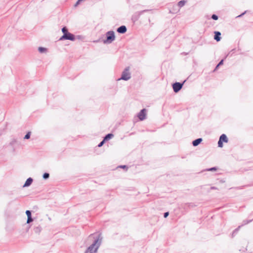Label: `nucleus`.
I'll return each instance as SVG.
<instances>
[{"label": "nucleus", "mask_w": 253, "mask_h": 253, "mask_svg": "<svg viewBox=\"0 0 253 253\" xmlns=\"http://www.w3.org/2000/svg\"><path fill=\"white\" fill-rule=\"evenodd\" d=\"M246 11H245L244 12L242 13V14H241L240 15H238L236 17H242L243 15H244L246 13Z\"/></svg>", "instance_id": "obj_29"}, {"label": "nucleus", "mask_w": 253, "mask_h": 253, "mask_svg": "<svg viewBox=\"0 0 253 253\" xmlns=\"http://www.w3.org/2000/svg\"><path fill=\"white\" fill-rule=\"evenodd\" d=\"M26 213L28 217L27 223H29L33 221V219L32 218V217H31V211H26Z\"/></svg>", "instance_id": "obj_13"}, {"label": "nucleus", "mask_w": 253, "mask_h": 253, "mask_svg": "<svg viewBox=\"0 0 253 253\" xmlns=\"http://www.w3.org/2000/svg\"><path fill=\"white\" fill-rule=\"evenodd\" d=\"M115 39V33L112 31V42H113Z\"/></svg>", "instance_id": "obj_25"}, {"label": "nucleus", "mask_w": 253, "mask_h": 253, "mask_svg": "<svg viewBox=\"0 0 253 253\" xmlns=\"http://www.w3.org/2000/svg\"><path fill=\"white\" fill-rule=\"evenodd\" d=\"M241 227V226H239L237 228H236L232 232V237L233 238L234 235L237 234V233L238 232L239 229L240 228V227Z\"/></svg>", "instance_id": "obj_19"}, {"label": "nucleus", "mask_w": 253, "mask_h": 253, "mask_svg": "<svg viewBox=\"0 0 253 253\" xmlns=\"http://www.w3.org/2000/svg\"><path fill=\"white\" fill-rule=\"evenodd\" d=\"M252 221H253V218L252 219L250 220H244L242 222V224L240 225L242 226L245 225L246 224H248V223L251 222Z\"/></svg>", "instance_id": "obj_17"}, {"label": "nucleus", "mask_w": 253, "mask_h": 253, "mask_svg": "<svg viewBox=\"0 0 253 253\" xmlns=\"http://www.w3.org/2000/svg\"><path fill=\"white\" fill-rule=\"evenodd\" d=\"M202 141L203 139L202 138H197L192 141V145L194 146H197L200 144Z\"/></svg>", "instance_id": "obj_12"}, {"label": "nucleus", "mask_w": 253, "mask_h": 253, "mask_svg": "<svg viewBox=\"0 0 253 253\" xmlns=\"http://www.w3.org/2000/svg\"><path fill=\"white\" fill-rule=\"evenodd\" d=\"M49 174L47 173H44L43 175V177L44 178V179H46L47 178L49 177Z\"/></svg>", "instance_id": "obj_27"}, {"label": "nucleus", "mask_w": 253, "mask_h": 253, "mask_svg": "<svg viewBox=\"0 0 253 253\" xmlns=\"http://www.w3.org/2000/svg\"><path fill=\"white\" fill-rule=\"evenodd\" d=\"M111 139V133L108 134L104 138L102 141H101L98 145V147H101L104 143L106 141H108Z\"/></svg>", "instance_id": "obj_8"}, {"label": "nucleus", "mask_w": 253, "mask_h": 253, "mask_svg": "<svg viewBox=\"0 0 253 253\" xmlns=\"http://www.w3.org/2000/svg\"><path fill=\"white\" fill-rule=\"evenodd\" d=\"M62 31L63 33L64 34L68 32V30L66 27H63L62 29Z\"/></svg>", "instance_id": "obj_26"}, {"label": "nucleus", "mask_w": 253, "mask_h": 253, "mask_svg": "<svg viewBox=\"0 0 253 253\" xmlns=\"http://www.w3.org/2000/svg\"><path fill=\"white\" fill-rule=\"evenodd\" d=\"M69 40L74 41L75 40V36L72 34L67 32L64 34L60 38V40Z\"/></svg>", "instance_id": "obj_4"}, {"label": "nucleus", "mask_w": 253, "mask_h": 253, "mask_svg": "<svg viewBox=\"0 0 253 253\" xmlns=\"http://www.w3.org/2000/svg\"><path fill=\"white\" fill-rule=\"evenodd\" d=\"M223 142H222L221 141L218 140V143H217L218 147H219L220 148L223 147Z\"/></svg>", "instance_id": "obj_22"}, {"label": "nucleus", "mask_w": 253, "mask_h": 253, "mask_svg": "<svg viewBox=\"0 0 253 253\" xmlns=\"http://www.w3.org/2000/svg\"><path fill=\"white\" fill-rule=\"evenodd\" d=\"M31 132H28L26 135L25 136V139H29L30 137Z\"/></svg>", "instance_id": "obj_24"}, {"label": "nucleus", "mask_w": 253, "mask_h": 253, "mask_svg": "<svg viewBox=\"0 0 253 253\" xmlns=\"http://www.w3.org/2000/svg\"><path fill=\"white\" fill-rule=\"evenodd\" d=\"M131 78V74L129 72V67H126L123 71L121 77L118 80H123L124 81H128Z\"/></svg>", "instance_id": "obj_2"}, {"label": "nucleus", "mask_w": 253, "mask_h": 253, "mask_svg": "<svg viewBox=\"0 0 253 253\" xmlns=\"http://www.w3.org/2000/svg\"><path fill=\"white\" fill-rule=\"evenodd\" d=\"M169 215V212H166L164 213V217L165 218H167Z\"/></svg>", "instance_id": "obj_28"}, {"label": "nucleus", "mask_w": 253, "mask_h": 253, "mask_svg": "<svg viewBox=\"0 0 253 253\" xmlns=\"http://www.w3.org/2000/svg\"><path fill=\"white\" fill-rule=\"evenodd\" d=\"M146 115V109H142L138 114L137 117L140 121L145 119Z\"/></svg>", "instance_id": "obj_5"}, {"label": "nucleus", "mask_w": 253, "mask_h": 253, "mask_svg": "<svg viewBox=\"0 0 253 253\" xmlns=\"http://www.w3.org/2000/svg\"><path fill=\"white\" fill-rule=\"evenodd\" d=\"M211 189H212V190H216V189H217V187H214V186H212L211 187Z\"/></svg>", "instance_id": "obj_30"}, {"label": "nucleus", "mask_w": 253, "mask_h": 253, "mask_svg": "<svg viewBox=\"0 0 253 253\" xmlns=\"http://www.w3.org/2000/svg\"><path fill=\"white\" fill-rule=\"evenodd\" d=\"M185 82L186 80H184L182 83L175 82L173 83L172 85L173 91L175 93L179 92L182 88V86Z\"/></svg>", "instance_id": "obj_3"}, {"label": "nucleus", "mask_w": 253, "mask_h": 253, "mask_svg": "<svg viewBox=\"0 0 253 253\" xmlns=\"http://www.w3.org/2000/svg\"><path fill=\"white\" fill-rule=\"evenodd\" d=\"M211 18L214 20H217L218 19V16L216 14H212L211 16Z\"/></svg>", "instance_id": "obj_21"}, {"label": "nucleus", "mask_w": 253, "mask_h": 253, "mask_svg": "<svg viewBox=\"0 0 253 253\" xmlns=\"http://www.w3.org/2000/svg\"><path fill=\"white\" fill-rule=\"evenodd\" d=\"M217 169V168L216 167H214L211 168L207 169L206 171H216Z\"/></svg>", "instance_id": "obj_20"}, {"label": "nucleus", "mask_w": 253, "mask_h": 253, "mask_svg": "<svg viewBox=\"0 0 253 253\" xmlns=\"http://www.w3.org/2000/svg\"><path fill=\"white\" fill-rule=\"evenodd\" d=\"M127 28L126 26L122 25L117 28V31L120 34H124L126 32Z\"/></svg>", "instance_id": "obj_7"}, {"label": "nucleus", "mask_w": 253, "mask_h": 253, "mask_svg": "<svg viewBox=\"0 0 253 253\" xmlns=\"http://www.w3.org/2000/svg\"><path fill=\"white\" fill-rule=\"evenodd\" d=\"M219 140L221 141L222 142L227 143L228 141V139L225 134H222L219 138Z\"/></svg>", "instance_id": "obj_10"}, {"label": "nucleus", "mask_w": 253, "mask_h": 253, "mask_svg": "<svg viewBox=\"0 0 253 253\" xmlns=\"http://www.w3.org/2000/svg\"><path fill=\"white\" fill-rule=\"evenodd\" d=\"M150 10L149 9H145V10H141V11H138L137 12H136L133 16H132V19L134 20V21H136L138 20V19L139 18L140 16L143 13L145 12H147V11H149Z\"/></svg>", "instance_id": "obj_6"}, {"label": "nucleus", "mask_w": 253, "mask_h": 253, "mask_svg": "<svg viewBox=\"0 0 253 253\" xmlns=\"http://www.w3.org/2000/svg\"><path fill=\"white\" fill-rule=\"evenodd\" d=\"M118 168L123 169H125L126 171H127L128 169V167L126 165H120V166H119L116 167L115 169H118Z\"/></svg>", "instance_id": "obj_16"}, {"label": "nucleus", "mask_w": 253, "mask_h": 253, "mask_svg": "<svg viewBox=\"0 0 253 253\" xmlns=\"http://www.w3.org/2000/svg\"><path fill=\"white\" fill-rule=\"evenodd\" d=\"M39 51L40 52H43L46 51V49L45 48L40 47L39 48Z\"/></svg>", "instance_id": "obj_23"}, {"label": "nucleus", "mask_w": 253, "mask_h": 253, "mask_svg": "<svg viewBox=\"0 0 253 253\" xmlns=\"http://www.w3.org/2000/svg\"><path fill=\"white\" fill-rule=\"evenodd\" d=\"M111 136H112V138L113 137V134L112 133L111 134Z\"/></svg>", "instance_id": "obj_32"}, {"label": "nucleus", "mask_w": 253, "mask_h": 253, "mask_svg": "<svg viewBox=\"0 0 253 253\" xmlns=\"http://www.w3.org/2000/svg\"><path fill=\"white\" fill-rule=\"evenodd\" d=\"M32 181H33L32 178H28L24 185V187H26V186H28L30 185L31 184Z\"/></svg>", "instance_id": "obj_15"}, {"label": "nucleus", "mask_w": 253, "mask_h": 253, "mask_svg": "<svg viewBox=\"0 0 253 253\" xmlns=\"http://www.w3.org/2000/svg\"><path fill=\"white\" fill-rule=\"evenodd\" d=\"M186 2V0H181L177 3V5L175 6V7H178L179 8H181L185 5Z\"/></svg>", "instance_id": "obj_14"}, {"label": "nucleus", "mask_w": 253, "mask_h": 253, "mask_svg": "<svg viewBox=\"0 0 253 253\" xmlns=\"http://www.w3.org/2000/svg\"><path fill=\"white\" fill-rule=\"evenodd\" d=\"M99 239L98 238L87 249L85 253H95L99 246Z\"/></svg>", "instance_id": "obj_1"}, {"label": "nucleus", "mask_w": 253, "mask_h": 253, "mask_svg": "<svg viewBox=\"0 0 253 253\" xmlns=\"http://www.w3.org/2000/svg\"><path fill=\"white\" fill-rule=\"evenodd\" d=\"M214 35V39L216 42H219L221 40V33L219 31H215Z\"/></svg>", "instance_id": "obj_9"}, {"label": "nucleus", "mask_w": 253, "mask_h": 253, "mask_svg": "<svg viewBox=\"0 0 253 253\" xmlns=\"http://www.w3.org/2000/svg\"><path fill=\"white\" fill-rule=\"evenodd\" d=\"M223 59L221 60L218 63V64L216 66L215 69H214V71L217 70L219 67L221 65H222L223 64Z\"/></svg>", "instance_id": "obj_18"}, {"label": "nucleus", "mask_w": 253, "mask_h": 253, "mask_svg": "<svg viewBox=\"0 0 253 253\" xmlns=\"http://www.w3.org/2000/svg\"><path fill=\"white\" fill-rule=\"evenodd\" d=\"M106 38H107L106 40H105L104 39H102V41L104 43H107V42H109V43L110 42V41L111 40V32H108L107 33Z\"/></svg>", "instance_id": "obj_11"}, {"label": "nucleus", "mask_w": 253, "mask_h": 253, "mask_svg": "<svg viewBox=\"0 0 253 253\" xmlns=\"http://www.w3.org/2000/svg\"><path fill=\"white\" fill-rule=\"evenodd\" d=\"M252 215H253V211L250 213V216H252Z\"/></svg>", "instance_id": "obj_31"}]
</instances>
